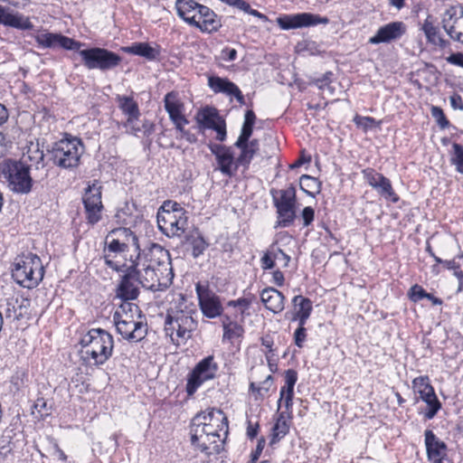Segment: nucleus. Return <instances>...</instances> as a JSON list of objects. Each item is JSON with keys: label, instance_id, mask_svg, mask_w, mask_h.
<instances>
[{"label": "nucleus", "instance_id": "nucleus-1", "mask_svg": "<svg viewBox=\"0 0 463 463\" xmlns=\"http://www.w3.org/2000/svg\"><path fill=\"white\" fill-rule=\"evenodd\" d=\"M113 322L117 333L123 339L137 343L147 335V323L137 305L126 302L114 312Z\"/></svg>", "mask_w": 463, "mask_h": 463}, {"label": "nucleus", "instance_id": "nucleus-2", "mask_svg": "<svg viewBox=\"0 0 463 463\" xmlns=\"http://www.w3.org/2000/svg\"><path fill=\"white\" fill-rule=\"evenodd\" d=\"M80 345L84 349V360L91 365L101 366L113 354V335L102 328H91L82 335Z\"/></svg>", "mask_w": 463, "mask_h": 463}, {"label": "nucleus", "instance_id": "nucleus-3", "mask_svg": "<svg viewBox=\"0 0 463 463\" xmlns=\"http://www.w3.org/2000/svg\"><path fill=\"white\" fill-rule=\"evenodd\" d=\"M48 152L54 165L72 169L80 165L84 145L80 138L66 135L64 138L55 142Z\"/></svg>", "mask_w": 463, "mask_h": 463}, {"label": "nucleus", "instance_id": "nucleus-4", "mask_svg": "<svg viewBox=\"0 0 463 463\" xmlns=\"http://www.w3.org/2000/svg\"><path fill=\"white\" fill-rule=\"evenodd\" d=\"M44 276V268L40 257L33 253L23 254L15 260L12 277L20 286L33 288Z\"/></svg>", "mask_w": 463, "mask_h": 463}, {"label": "nucleus", "instance_id": "nucleus-5", "mask_svg": "<svg viewBox=\"0 0 463 463\" xmlns=\"http://www.w3.org/2000/svg\"><path fill=\"white\" fill-rule=\"evenodd\" d=\"M198 323L191 314L183 310L167 312L164 330L175 345H184L197 329Z\"/></svg>", "mask_w": 463, "mask_h": 463}, {"label": "nucleus", "instance_id": "nucleus-6", "mask_svg": "<svg viewBox=\"0 0 463 463\" xmlns=\"http://www.w3.org/2000/svg\"><path fill=\"white\" fill-rule=\"evenodd\" d=\"M77 51L88 70L109 71L118 67L122 61L120 55L105 48L92 47Z\"/></svg>", "mask_w": 463, "mask_h": 463}, {"label": "nucleus", "instance_id": "nucleus-7", "mask_svg": "<svg viewBox=\"0 0 463 463\" xmlns=\"http://www.w3.org/2000/svg\"><path fill=\"white\" fill-rule=\"evenodd\" d=\"M4 177L8 182L9 188L16 193L28 194L33 186L29 166L20 161L9 160L4 165Z\"/></svg>", "mask_w": 463, "mask_h": 463}, {"label": "nucleus", "instance_id": "nucleus-8", "mask_svg": "<svg viewBox=\"0 0 463 463\" xmlns=\"http://www.w3.org/2000/svg\"><path fill=\"white\" fill-rule=\"evenodd\" d=\"M198 306L203 317L213 319L222 316L223 307L221 298L211 288L207 279L195 283Z\"/></svg>", "mask_w": 463, "mask_h": 463}, {"label": "nucleus", "instance_id": "nucleus-9", "mask_svg": "<svg viewBox=\"0 0 463 463\" xmlns=\"http://www.w3.org/2000/svg\"><path fill=\"white\" fill-rule=\"evenodd\" d=\"M219 366L214 362L213 355L201 360L187 376L185 386L187 395L193 396L203 383L215 378Z\"/></svg>", "mask_w": 463, "mask_h": 463}, {"label": "nucleus", "instance_id": "nucleus-10", "mask_svg": "<svg viewBox=\"0 0 463 463\" xmlns=\"http://www.w3.org/2000/svg\"><path fill=\"white\" fill-rule=\"evenodd\" d=\"M412 389L415 393L420 395L421 399L428 405V410L424 416L428 420L433 419L441 408V403L439 401L433 386L430 384L428 375H421L412 380Z\"/></svg>", "mask_w": 463, "mask_h": 463}, {"label": "nucleus", "instance_id": "nucleus-11", "mask_svg": "<svg viewBox=\"0 0 463 463\" xmlns=\"http://www.w3.org/2000/svg\"><path fill=\"white\" fill-rule=\"evenodd\" d=\"M130 262L132 266L137 267L136 271L138 272L137 274V284L143 288L152 291H162L169 287V279H157L156 267L146 265V263L144 264L140 260H133L132 257L130 258Z\"/></svg>", "mask_w": 463, "mask_h": 463}, {"label": "nucleus", "instance_id": "nucleus-12", "mask_svg": "<svg viewBox=\"0 0 463 463\" xmlns=\"http://www.w3.org/2000/svg\"><path fill=\"white\" fill-rule=\"evenodd\" d=\"M82 202L88 223L93 225L99 222L101 219L103 204L101 201V186L99 185L98 181H94L91 185L85 189Z\"/></svg>", "mask_w": 463, "mask_h": 463}, {"label": "nucleus", "instance_id": "nucleus-13", "mask_svg": "<svg viewBox=\"0 0 463 463\" xmlns=\"http://www.w3.org/2000/svg\"><path fill=\"white\" fill-rule=\"evenodd\" d=\"M329 19L326 16L311 13H298L295 14H284L277 18V24L282 30H291L317 24H327Z\"/></svg>", "mask_w": 463, "mask_h": 463}, {"label": "nucleus", "instance_id": "nucleus-14", "mask_svg": "<svg viewBox=\"0 0 463 463\" xmlns=\"http://www.w3.org/2000/svg\"><path fill=\"white\" fill-rule=\"evenodd\" d=\"M441 26L450 39L463 43V5H451L442 14Z\"/></svg>", "mask_w": 463, "mask_h": 463}, {"label": "nucleus", "instance_id": "nucleus-15", "mask_svg": "<svg viewBox=\"0 0 463 463\" xmlns=\"http://www.w3.org/2000/svg\"><path fill=\"white\" fill-rule=\"evenodd\" d=\"M362 175L365 182L381 196L392 201L394 203L399 202L400 197L394 192L389 178L384 176L383 174L378 173L372 167L363 169Z\"/></svg>", "mask_w": 463, "mask_h": 463}, {"label": "nucleus", "instance_id": "nucleus-16", "mask_svg": "<svg viewBox=\"0 0 463 463\" xmlns=\"http://www.w3.org/2000/svg\"><path fill=\"white\" fill-rule=\"evenodd\" d=\"M34 40L37 44L42 48H62L64 50H80L81 46L84 45L83 43L76 41L68 36L62 35L61 33L43 32L34 35Z\"/></svg>", "mask_w": 463, "mask_h": 463}, {"label": "nucleus", "instance_id": "nucleus-17", "mask_svg": "<svg viewBox=\"0 0 463 463\" xmlns=\"http://www.w3.org/2000/svg\"><path fill=\"white\" fill-rule=\"evenodd\" d=\"M158 229L167 237H180L187 227V215L177 213H157Z\"/></svg>", "mask_w": 463, "mask_h": 463}, {"label": "nucleus", "instance_id": "nucleus-18", "mask_svg": "<svg viewBox=\"0 0 463 463\" xmlns=\"http://www.w3.org/2000/svg\"><path fill=\"white\" fill-rule=\"evenodd\" d=\"M137 267L130 265H126L123 268V270H119L118 272H123L124 275L121 278L120 283L117 288V296L121 299L134 300L138 297L139 290L135 282L137 283V271H136Z\"/></svg>", "mask_w": 463, "mask_h": 463}, {"label": "nucleus", "instance_id": "nucleus-19", "mask_svg": "<svg viewBox=\"0 0 463 463\" xmlns=\"http://www.w3.org/2000/svg\"><path fill=\"white\" fill-rule=\"evenodd\" d=\"M407 33V25L402 21L388 23L381 26L376 33L369 38L371 44L390 43L400 40Z\"/></svg>", "mask_w": 463, "mask_h": 463}, {"label": "nucleus", "instance_id": "nucleus-20", "mask_svg": "<svg viewBox=\"0 0 463 463\" xmlns=\"http://www.w3.org/2000/svg\"><path fill=\"white\" fill-rule=\"evenodd\" d=\"M164 105L176 129H181L182 125L188 124V120L184 114V105L181 101L177 91L172 90L166 93L164 98Z\"/></svg>", "mask_w": 463, "mask_h": 463}, {"label": "nucleus", "instance_id": "nucleus-21", "mask_svg": "<svg viewBox=\"0 0 463 463\" xmlns=\"http://www.w3.org/2000/svg\"><path fill=\"white\" fill-rule=\"evenodd\" d=\"M133 260H140L144 264L146 263L149 266L151 264L152 267L167 268L171 265L169 252L156 243H152L147 250H144L143 254L138 252Z\"/></svg>", "mask_w": 463, "mask_h": 463}, {"label": "nucleus", "instance_id": "nucleus-22", "mask_svg": "<svg viewBox=\"0 0 463 463\" xmlns=\"http://www.w3.org/2000/svg\"><path fill=\"white\" fill-rule=\"evenodd\" d=\"M128 242L123 241H119L118 239H109V237L106 236L105 248L103 250L105 264L116 271L123 270V268H125L127 264L124 263L123 265H118L117 262L113 260L112 254L126 252L128 250Z\"/></svg>", "mask_w": 463, "mask_h": 463}, {"label": "nucleus", "instance_id": "nucleus-23", "mask_svg": "<svg viewBox=\"0 0 463 463\" xmlns=\"http://www.w3.org/2000/svg\"><path fill=\"white\" fill-rule=\"evenodd\" d=\"M193 27L199 29L202 33H213L222 27L221 17L210 7L203 5Z\"/></svg>", "mask_w": 463, "mask_h": 463}, {"label": "nucleus", "instance_id": "nucleus-24", "mask_svg": "<svg viewBox=\"0 0 463 463\" xmlns=\"http://www.w3.org/2000/svg\"><path fill=\"white\" fill-rule=\"evenodd\" d=\"M205 427L202 426V424L195 425L194 424V420L191 422L190 426V434H191V443L192 445L200 449L203 453L207 456L213 454H220L223 448L222 444L215 445L213 449L207 445L205 439Z\"/></svg>", "mask_w": 463, "mask_h": 463}, {"label": "nucleus", "instance_id": "nucleus-25", "mask_svg": "<svg viewBox=\"0 0 463 463\" xmlns=\"http://www.w3.org/2000/svg\"><path fill=\"white\" fill-rule=\"evenodd\" d=\"M203 5L195 0H176L175 7L177 15L187 24L194 26Z\"/></svg>", "mask_w": 463, "mask_h": 463}, {"label": "nucleus", "instance_id": "nucleus-26", "mask_svg": "<svg viewBox=\"0 0 463 463\" xmlns=\"http://www.w3.org/2000/svg\"><path fill=\"white\" fill-rule=\"evenodd\" d=\"M0 24L19 30H32L34 27L28 16L14 13L9 8L2 6L1 5Z\"/></svg>", "mask_w": 463, "mask_h": 463}, {"label": "nucleus", "instance_id": "nucleus-27", "mask_svg": "<svg viewBox=\"0 0 463 463\" xmlns=\"http://www.w3.org/2000/svg\"><path fill=\"white\" fill-rule=\"evenodd\" d=\"M192 420H194V424H202V426H206L208 423H213V421L220 422L221 424H218V427L221 428L220 430H224L225 437L228 435V420L222 410L210 408L205 411L197 413Z\"/></svg>", "mask_w": 463, "mask_h": 463}, {"label": "nucleus", "instance_id": "nucleus-28", "mask_svg": "<svg viewBox=\"0 0 463 463\" xmlns=\"http://www.w3.org/2000/svg\"><path fill=\"white\" fill-rule=\"evenodd\" d=\"M425 446L428 458L431 461L447 457L448 447L440 440L432 430H426L424 432Z\"/></svg>", "mask_w": 463, "mask_h": 463}, {"label": "nucleus", "instance_id": "nucleus-29", "mask_svg": "<svg viewBox=\"0 0 463 463\" xmlns=\"http://www.w3.org/2000/svg\"><path fill=\"white\" fill-rule=\"evenodd\" d=\"M260 299L265 307L274 314L280 313L285 307V296L274 288H264L261 291Z\"/></svg>", "mask_w": 463, "mask_h": 463}, {"label": "nucleus", "instance_id": "nucleus-30", "mask_svg": "<svg viewBox=\"0 0 463 463\" xmlns=\"http://www.w3.org/2000/svg\"><path fill=\"white\" fill-rule=\"evenodd\" d=\"M269 194L275 208L295 207L297 204L296 188L293 184L287 189L271 188Z\"/></svg>", "mask_w": 463, "mask_h": 463}, {"label": "nucleus", "instance_id": "nucleus-31", "mask_svg": "<svg viewBox=\"0 0 463 463\" xmlns=\"http://www.w3.org/2000/svg\"><path fill=\"white\" fill-rule=\"evenodd\" d=\"M118 108L127 116L126 121L122 124L133 125L136 119H139L141 113L137 102L129 96H118Z\"/></svg>", "mask_w": 463, "mask_h": 463}, {"label": "nucleus", "instance_id": "nucleus-32", "mask_svg": "<svg viewBox=\"0 0 463 463\" xmlns=\"http://www.w3.org/2000/svg\"><path fill=\"white\" fill-rule=\"evenodd\" d=\"M279 256L283 257V267H288L291 260L290 256L278 247L276 243H272L260 259L261 268L263 269H273L276 260H279Z\"/></svg>", "mask_w": 463, "mask_h": 463}, {"label": "nucleus", "instance_id": "nucleus-33", "mask_svg": "<svg viewBox=\"0 0 463 463\" xmlns=\"http://www.w3.org/2000/svg\"><path fill=\"white\" fill-rule=\"evenodd\" d=\"M421 30L428 43L439 46L441 49H445L449 45V42L441 37L439 28L434 24L431 15H428L425 19Z\"/></svg>", "mask_w": 463, "mask_h": 463}, {"label": "nucleus", "instance_id": "nucleus-34", "mask_svg": "<svg viewBox=\"0 0 463 463\" xmlns=\"http://www.w3.org/2000/svg\"><path fill=\"white\" fill-rule=\"evenodd\" d=\"M123 127L128 129V133L136 137H140V135L145 137L146 138L144 142L146 146H150L152 144V140L149 137L156 130V124L153 121L144 118L141 124H139V119H136L133 125H125Z\"/></svg>", "mask_w": 463, "mask_h": 463}, {"label": "nucleus", "instance_id": "nucleus-35", "mask_svg": "<svg viewBox=\"0 0 463 463\" xmlns=\"http://www.w3.org/2000/svg\"><path fill=\"white\" fill-rule=\"evenodd\" d=\"M122 51L128 54L144 57L148 61L157 60L160 56V47L154 48L148 43H135L130 46L123 47Z\"/></svg>", "mask_w": 463, "mask_h": 463}, {"label": "nucleus", "instance_id": "nucleus-36", "mask_svg": "<svg viewBox=\"0 0 463 463\" xmlns=\"http://www.w3.org/2000/svg\"><path fill=\"white\" fill-rule=\"evenodd\" d=\"M196 121L200 128L213 129L219 124V120H224L220 117L217 109L205 107L196 115Z\"/></svg>", "mask_w": 463, "mask_h": 463}, {"label": "nucleus", "instance_id": "nucleus-37", "mask_svg": "<svg viewBox=\"0 0 463 463\" xmlns=\"http://www.w3.org/2000/svg\"><path fill=\"white\" fill-rule=\"evenodd\" d=\"M216 160L220 171L229 177L234 175L238 166L240 165H237V159L234 160L233 153L232 152L231 147L223 154L217 155Z\"/></svg>", "mask_w": 463, "mask_h": 463}, {"label": "nucleus", "instance_id": "nucleus-38", "mask_svg": "<svg viewBox=\"0 0 463 463\" xmlns=\"http://www.w3.org/2000/svg\"><path fill=\"white\" fill-rule=\"evenodd\" d=\"M22 433L20 426L15 423H10L6 426L0 435V449H11V445L14 443L18 436Z\"/></svg>", "mask_w": 463, "mask_h": 463}, {"label": "nucleus", "instance_id": "nucleus-39", "mask_svg": "<svg viewBox=\"0 0 463 463\" xmlns=\"http://www.w3.org/2000/svg\"><path fill=\"white\" fill-rule=\"evenodd\" d=\"M277 221L274 228H288L291 226L296 219V206L295 207H279L276 208Z\"/></svg>", "mask_w": 463, "mask_h": 463}, {"label": "nucleus", "instance_id": "nucleus-40", "mask_svg": "<svg viewBox=\"0 0 463 463\" xmlns=\"http://www.w3.org/2000/svg\"><path fill=\"white\" fill-rule=\"evenodd\" d=\"M208 86L214 93H224L230 96L236 84L227 78L210 76L208 77Z\"/></svg>", "mask_w": 463, "mask_h": 463}, {"label": "nucleus", "instance_id": "nucleus-41", "mask_svg": "<svg viewBox=\"0 0 463 463\" xmlns=\"http://www.w3.org/2000/svg\"><path fill=\"white\" fill-rule=\"evenodd\" d=\"M289 431V424L286 420L285 413L280 412L274 426L271 429L269 445L272 446L283 439Z\"/></svg>", "mask_w": 463, "mask_h": 463}, {"label": "nucleus", "instance_id": "nucleus-42", "mask_svg": "<svg viewBox=\"0 0 463 463\" xmlns=\"http://www.w3.org/2000/svg\"><path fill=\"white\" fill-rule=\"evenodd\" d=\"M300 189L308 196L315 198L322 190V182L308 175L300 176Z\"/></svg>", "mask_w": 463, "mask_h": 463}, {"label": "nucleus", "instance_id": "nucleus-43", "mask_svg": "<svg viewBox=\"0 0 463 463\" xmlns=\"http://www.w3.org/2000/svg\"><path fill=\"white\" fill-rule=\"evenodd\" d=\"M186 241L190 242L192 245V255L194 258L202 255L209 246V243L205 241L198 229H194L192 233L186 235Z\"/></svg>", "mask_w": 463, "mask_h": 463}, {"label": "nucleus", "instance_id": "nucleus-44", "mask_svg": "<svg viewBox=\"0 0 463 463\" xmlns=\"http://www.w3.org/2000/svg\"><path fill=\"white\" fill-rule=\"evenodd\" d=\"M107 237H109V239H118L119 241L131 242L137 250H139L138 239L129 228L115 227L107 234Z\"/></svg>", "mask_w": 463, "mask_h": 463}, {"label": "nucleus", "instance_id": "nucleus-45", "mask_svg": "<svg viewBox=\"0 0 463 463\" xmlns=\"http://www.w3.org/2000/svg\"><path fill=\"white\" fill-rule=\"evenodd\" d=\"M292 305L295 311L291 313V316H310L312 313V301L302 295L295 296L292 298Z\"/></svg>", "mask_w": 463, "mask_h": 463}, {"label": "nucleus", "instance_id": "nucleus-46", "mask_svg": "<svg viewBox=\"0 0 463 463\" xmlns=\"http://www.w3.org/2000/svg\"><path fill=\"white\" fill-rule=\"evenodd\" d=\"M223 335L222 341L223 343H233L234 339L243 336L244 328L237 321L222 328Z\"/></svg>", "mask_w": 463, "mask_h": 463}, {"label": "nucleus", "instance_id": "nucleus-47", "mask_svg": "<svg viewBox=\"0 0 463 463\" xmlns=\"http://www.w3.org/2000/svg\"><path fill=\"white\" fill-rule=\"evenodd\" d=\"M234 146L241 150V154L237 157V165L248 168L250 165L252 158L257 153L254 152L253 149L249 148L246 143L242 145H240L239 143H234Z\"/></svg>", "mask_w": 463, "mask_h": 463}, {"label": "nucleus", "instance_id": "nucleus-48", "mask_svg": "<svg viewBox=\"0 0 463 463\" xmlns=\"http://www.w3.org/2000/svg\"><path fill=\"white\" fill-rule=\"evenodd\" d=\"M354 122L356 127L362 128L364 132H367L369 129L381 125V121H377L374 118L359 115L354 118Z\"/></svg>", "mask_w": 463, "mask_h": 463}, {"label": "nucleus", "instance_id": "nucleus-49", "mask_svg": "<svg viewBox=\"0 0 463 463\" xmlns=\"http://www.w3.org/2000/svg\"><path fill=\"white\" fill-rule=\"evenodd\" d=\"M177 213L180 215H187V212L176 202L174 201H165L163 204L158 209L157 213Z\"/></svg>", "mask_w": 463, "mask_h": 463}, {"label": "nucleus", "instance_id": "nucleus-50", "mask_svg": "<svg viewBox=\"0 0 463 463\" xmlns=\"http://www.w3.org/2000/svg\"><path fill=\"white\" fill-rule=\"evenodd\" d=\"M333 76L332 71H326L319 77L311 78L310 84L317 86L321 90L325 89L332 90L330 84L333 81Z\"/></svg>", "mask_w": 463, "mask_h": 463}, {"label": "nucleus", "instance_id": "nucleus-51", "mask_svg": "<svg viewBox=\"0 0 463 463\" xmlns=\"http://www.w3.org/2000/svg\"><path fill=\"white\" fill-rule=\"evenodd\" d=\"M452 148L454 150L453 156L450 161L456 166V170L463 174V146L460 144L453 143Z\"/></svg>", "mask_w": 463, "mask_h": 463}, {"label": "nucleus", "instance_id": "nucleus-52", "mask_svg": "<svg viewBox=\"0 0 463 463\" xmlns=\"http://www.w3.org/2000/svg\"><path fill=\"white\" fill-rule=\"evenodd\" d=\"M427 291L420 285L415 284L411 287L408 291V298L412 302H419L423 298H426Z\"/></svg>", "mask_w": 463, "mask_h": 463}, {"label": "nucleus", "instance_id": "nucleus-53", "mask_svg": "<svg viewBox=\"0 0 463 463\" xmlns=\"http://www.w3.org/2000/svg\"><path fill=\"white\" fill-rule=\"evenodd\" d=\"M431 116L436 119L438 125L441 128H446L449 126V121L446 118L444 111L441 108L437 106H432L431 109Z\"/></svg>", "mask_w": 463, "mask_h": 463}, {"label": "nucleus", "instance_id": "nucleus-54", "mask_svg": "<svg viewBox=\"0 0 463 463\" xmlns=\"http://www.w3.org/2000/svg\"><path fill=\"white\" fill-rule=\"evenodd\" d=\"M293 396H294V389L281 388L280 390V397L279 399V407L281 405V402L284 400L285 407L287 410L292 408L293 405Z\"/></svg>", "mask_w": 463, "mask_h": 463}, {"label": "nucleus", "instance_id": "nucleus-55", "mask_svg": "<svg viewBox=\"0 0 463 463\" xmlns=\"http://www.w3.org/2000/svg\"><path fill=\"white\" fill-rule=\"evenodd\" d=\"M218 424H221L220 422L213 421V423H208L204 429L205 430V439H220L221 434L220 432V427H218Z\"/></svg>", "mask_w": 463, "mask_h": 463}, {"label": "nucleus", "instance_id": "nucleus-56", "mask_svg": "<svg viewBox=\"0 0 463 463\" xmlns=\"http://www.w3.org/2000/svg\"><path fill=\"white\" fill-rule=\"evenodd\" d=\"M253 128V126L242 124L241 134L235 143H239L240 145L246 143L252 136Z\"/></svg>", "mask_w": 463, "mask_h": 463}, {"label": "nucleus", "instance_id": "nucleus-57", "mask_svg": "<svg viewBox=\"0 0 463 463\" xmlns=\"http://www.w3.org/2000/svg\"><path fill=\"white\" fill-rule=\"evenodd\" d=\"M220 1L222 3H225L226 5H228L230 6L236 7L247 14H249L250 11L251 10L250 4L244 0H220Z\"/></svg>", "mask_w": 463, "mask_h": 463}, {"label": "nucleus", "instance_id": "nucleus-58", "mask_svg": "<svg viewBox=\"0 0 463 463\" xmlns=\"http://www.w3.org/2000/svg\"><path fill=\"white\" fill-rule=\"evenodd\" d=\"M298 381V373L293 369H288L285 372V383L286 385L282 388L294 389V386Z\"/></svg>", "mask_w": 463, "mask_h": 463}, {"label": "nucleus", "instance_id": "nucleus-59", "mask_svg": "<svg viewBox=\"0 0 463 463\" xmlns=\"http://www.w3.org/2000/svg\"><path fill=\"white\" fill-rule=\"evenodd\" d=\"M301 218L303 219V226L308 227L315 218L314 209L311 206L305 207L301 212Z\"/></svg>", "mask_w": 463, "mask_h": 463}, {"label": "nucleus", "instance_id": "nucleus-60", "mask_svg": "<svg viewBox=\"0 0 463 463\" xmlns=\"http://www.w3.org/2000/svg\"><path fill=\"white\" fill-rule=\"evenodd\" d=\"M265 444H266L265 438L264 437H260L258 439V443H257L255 450L251 452L250 461L249 463H256L258 461V459L260 458V455L262 453V450H263V449L265 447Z\"/></svg>", "mask_w": 463, "mask_h": 463}, {"label": "nucleus", "instance_id": "nucleus-61", "mask_svg": "<svg viewBox=\"0 0 463 463\" xmlns=\"http://www.w3.org/2000/svg\"><path fill=\"white\" fill-rule=\"evenodd\" d=\"M129 215L124 210H118L113 218V222L115 224L118 225V227H125L129 223L128 219Z\"/></svg>", "mask_w": 463, "mask_h": 463}, {"label": "nucleus", "instance_id": "nucleus-62", "mask_svg": "<svg viewBox=\"0 0 463 463\" xmlns=\"http://www.w3.org/2000/svg\"><path fill=\"white\" fill-rule=\"evenodd\" d=\"M307 328H297L294 332V344L301 348L307 339Z\"/></svg>", "mask_w": 463, "mask_h": 463}, {"label": "nucleus", "instance_id": "nucleus-63", "mask_svg": "<svg viewBox=\"0 0 463 463\" xmlns=\"http://www.w3.org/2000/svg\"><path fill=\"white\" fill-rule=\"evenodd\" d=\"M260 424L258 421L252 422L250 420L247 421L246 435L250 440L254 439L259 433Z\"/></svg>", "mask_w": 463, "mask_h": 463}, {"label": "nucleus", "instance_id": "nucleus-64", "mask_svg": "<svg viewBox=\"0 0 463 463\" xmlns=\"http://www.w3.org/2000/svg\"><path fill=\"white\" fill-rule=\"evenodd\" d=\"M273 376L271 374L268 375L266 379L263 382H261L260 385L258 387L257 393L260 395H264L268 393V392L269 391L270 387L273 384Z\"/></svg>", "mask_w": 463, "mask_h": 463}]
</instances>
